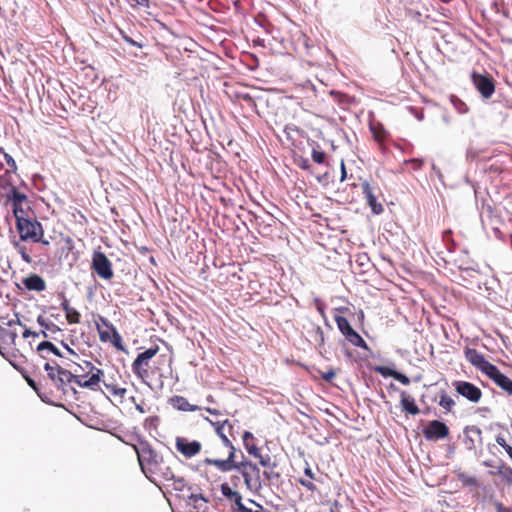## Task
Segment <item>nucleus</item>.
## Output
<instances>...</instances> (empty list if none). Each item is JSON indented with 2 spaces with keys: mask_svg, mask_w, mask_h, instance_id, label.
Here are the masks:
<instances>
[{
  "mask_svg": "<svg viewBox=\"0 0 512 512\" xmlns=\"http://www.w3.org/2000/svg\"><path fill=\"white\" fill-rule=\"evenodd\" d=\"M159 347L153 346L139 353L131 364L132 372L143 383L150 385V382L156 378H163L162 366L171 358L166 354L158 355Z\"/></svg>",
  "mask_w": 512,
  "mask_h": 512,
  "instance_id": "obj_1",
  "label": "nucleus"
},
{
  "mask_svg": "<svg viewBox=\"0 0 512 512\" xmlns=\"http://www.w3.org/2000/svg\"><path fill=\"white\" fill-rule=\"evenodd\" d=\"M235 453L236 449H232L231 452L228 453L226 459L205 458L203 463L205 465H213L221 472H228L236 469L242 474L245 485L248 489L260 487L261 477L258 466L247 460L236 462Z\"/></svg>",
  "mask_w": 512,
  "mask_h": 512,
  "instance_id": "obj_2",
  "label": "nucleus"
},
{
  "mask_svg": "<svg viewBox=\"0 0 512 512\" xmlns=\"http://www.w3.org/2000/svg\"><path fill=\"white\" fill-rule=\"evenodd\" d=\"M74 382L81 388L91 391L100 389L101 381H104V372L90 361L83 360L81 363L71 365Z\"/></svg>",
  "mask_w": 512,
  "mask_h": 512,
  "instance_id": "obj_3",
  "label": "nucleus"
},
{
  "mask_svg": "<svg viewBox=\"0 0 512 512\" xmlns=\"http://www.w3.org/2000/svg\"><path fill=\"white\" fill-rule=\"evenodd\" d=\"M16 229L22 241H31L33 243H41L49 245V241L44 238V230L42 224L36 219L28 217L20 218L16 221Z\"/></svg>",
  "mask_w": 512,
  "mask_h": 512,
  "instance_id": "obj_4",
  "label": "nucleus"
},
{
  "mask_svg": "<svg viewBox=\"0 0 512 512\" xmlns=\"http://www.w3.org/2000/svg\"><path fill=\"white\" fill-rule=\"evenodd\" d=\"M132 447L137 454L142 472L146 477H149V471L157 465L159 460L163 459V456H161L146 440H140L138 444H133Z\"/></svg>",
  "mask_w": 512,
  "mask_h": 512,
  "instance_id": "obj_5",
  "label": "nucleus"
},
{
  "mask_svg": "<svg viewBox=\"0 0 512 512\" xmlns=\"http://www.w3.org/2000/svg\"><path fill=\"white\" fill-rule=\"evenodd\" d=\"M0 185L3 188H6V186L9 187V191L6 197L7 201L11 202L12 204V210L15 220L18 221V219L20 218L27 217L26 211L24 209V207H29L27 196L24 193L20 192L11 182L6 180V175L0 176Z\"/></svg>",
  "mask_w": 512,
  "mask_h": 512,
  "instance_id": "obj_6",
  "label": "nucleus"
},
{
  "mask_svg": "<svg viewBox=\"0 0 512 512\" xmlns=\"http://www.w3.org/2000/svg\"><path fill=\"white\" fill-rule=\"evenodd\" d=\"M95 326L102 342H111L116 348L123 349L122 338L114 325L105 317L98 315Z\"/></svg>",
  "mask_w": 512,
  "mask_h": 512,
  "instance_id": "obj_7",
  "label": "nucleus"
},
{
  "mask_svg": "<svg viewBox=\"0 0 512 512\" xmlns=\"http://www.w3.org/2000/svg\"><path fill=\"white\" fill-rule=\"evenodd\" d=\"M334 321L341 334L351 345L362 348L367 351L369 350V346L367 345L365 340L356 330L353 329L347 318L336 315L334 317Z\"/></svg>",
  "mask_w": 512,
  "mask_h": 512,
  "instance_id": "obj_8",
  "label": "nucleus"
},
{
  "mask_svg": "<svg viewBox=\"0 0 512 512\" xmlns=\"http://www.w3.org/2000/svg\"><path fill=\"white\" fill-rule=\"evenodd\" d=\"M147 477L150 480H156L159 479L162 482H178L181 485L184 484V478L183 477H177L171 468V466L164 460H159L157 465L149 471Z\"/></svg>",
  "mask_w": 512,
  "mask_h": 512,
  "instance_id": "obj_9",
  "label": "nucleus"
},
{
  "mask_svg": "<svg viewBox=\"0 0 512 512\" xmlns=\"http://www.w3.org/2000/svg\"><path fill=\"white\" fill-rule=\"evenodd\" d=\"M464 356L472 366L484 373L487 377L497 369V366L487 361L484 355L474 348L465 347Z\"/></svg>",
  "mask_w": 512,
  "mask_h": 512,
  "instance_id": "obj_10",
  "label": "nucleus"
},
{
  "mask_svg": "<svg viewBox=\"0 0 512 512\" xmlns=\"http://www.w3.org/2000/svg\"><path fill=\"white\" fill-rule=\"evenodd\" d=\"M91 268L104 280H110L114 275L112 263L103 252H95L93 254Z\"/></svg>",
  "mask_w": 512,
  "mask_h": 512,
  "instance_id": "obj_11",
  "label": "nucleus"
},
{
  "mask_svg": "<svg viewBox=\"0 0 512 512\" xmlns=\"http://www.w3.org/2000/svg\"><path fill=\"white\" fill-rule=\"evenodd\" d=\"M175 448L183 457L190 459L201 452L202 444L197 440L179 436L175 439Z\"/></svg>",
  "mask_w": 512,
  "mask_h": 512,
  "instance_id": "obj_12",
  "label": "nucleus"
},
{
  "mask_svg": "<svg viewBox=\"0 0 512 512\" xmlns=\"http://www.w3.org/2000/svg\"><path fill=\"white\" fill-rule=\"evenodd\" d=\"M207 420L213 425L215 428L216 433L221 438L222 443L225 447L229 449V452H231L232 449H236L230 439V437L234 438V427L232 423L226 419L223 421H211L207 418Z\"/></svg>",
  "mask_w": 512,
  "mask_h": 512,
  "instance_id": "obj_13",
  "label": "nucleus"
},
{
  "mask_svg": "<svg viewBox=\"0 0 512 512\" xmlns=\"http://www.w3.org/2000/svg\"><path fill=\"white\" fill-rule=\"evenodd\" d=\"M456 392L470 402L478 403L482 398V391L479 387L467 381H455L453 383Z\"/></svg>",
  "mask_w": 512,
  "mask_h": 512,
  "instance_id": "obj_14",
  "label": "nucleus"
},
{
  "mask_svg": "<svg viewBox=\"0 0 512 512\" xmlns=\"http://www.w3.org/2000/svg\"><path fill=\"white\" fill-rule=\"evenodd\" d=\"M471 78L474 86L483 98L488 99L493 95L495 84L492 77L473 72Z\"/></svg>",
  "mask_w": 512,
  "mask_h": 512,
  "instance_id": "obj_15",
  "label": "nucleus"
},
{
  "mask_svg": "<svg viewBox=\"0 0 512 512\" xmlns=\"http://www.w3.org/2000/svg\"><path fill=\"white\" fill-rule=\"evenodd\" d=\"M243 444L247 450V452L255 458L259 459V463L263 467H268L271 465V457L269 455H261L260 449L255 444V437L249 431H245L243 433Z\"/></svg>",
  "mask_w": 512,
  "mask_h": 512,
  "instance_id": "obj_16",
  "label": "nucleus"
},
{
  "mask_svg": "<svg viewBox=\"0 0 512 512\" xmlns=\"http://www.w3.org/2000/svg\"><path fill=\"white\" fill-rule=\"evenodd\" d=\"M448 426L439 420H432L423 429V435L427 440H439L449 435Z\"/></svg>",
  "mask_w": 512,
  "mask_h": 512,
  "instance_id": "obj_17",
  "label": "nucleus"
},
{
  "mask_svg": "<svg viewBox=\"0 0 512 512\" xmlns=\"http://www.w3.org/2000/svg\"><path fill=\"white\" fill-rule=\"evenodd\" d=\"M362 192L366 199L367 204L371 208L374 214H381L383 212V206L380 202L377 201V196L375 194V188L372 187L368 182L362 183Z\"/></svg>",
  "mask_w": 512,
  "mask_h": 512,
  "instance_id": "obj_18",
  "label": "nucleus"
},
{
  "mask_svg": "<svg viewBox=\"0 0 512 512\" xmlns=\"http://www.w3.org/2000/svg\"><path fill=\"white\" fill-rule=\"evenodd\" d=\"M220 490L224 497L234 502L239 512H250V509L242 503V495L238 491L233 490L228 483H222Z\"/></svg>",
  "mask_w": 512,
  "mask_h": 512,
  "instance_id": "obj_19",
  "label": "nucleus"
},
{
  "mask_svg": "<svg viewBox=\"0 0 512 512\" xmlns=\"http://www.w3.org/2000/svg\"><path fill=\"white\" fill-rule=\"evenodd\" d=\"M59 297L62 299L60 307L65 313L67 322L69 324H79L81 318L80 313L70 305L69 300L66 298L64 293H60Z\"/></svg>",
  "mask_w": 512,
  "mask_h": 512,
  "instance_id": "obj_20",
  "label": "nucleus"
},
{
  "mask_svg": "<svg viewBox=\"0 0 512 512\" xmlns=\"http://www.w3.org/2000/svg\"><path fill=\"white\" fill-rule=\"evenodd\" d=\"M23 285L29 291L42 292L46 289L45 280L38 274H30L22 280Z\"/></svg>",
  "mask_w": 512,
  "mask_h": 512,
  "instance_id": "obj_21",
  "label": "nucleus"
},
{
  "mask_svg": "<svg viewBox=\"0 0 512 512\" xmlns=\"http://www.w3.org/2000/svg\"><path fill=\"white\" fill-rule=\"evenodd\" d=\"M313 481L319 482V478L316 477V474L311 469L310 465L306 463V467L304 469V477H300L298 482L301 486L305 487L308 491L315 492L317 491V487Z\"/></svg>",
  "mask_w": 512,
  "mask_h": 512,
  "instance_id": "obj_22",
  "label": "nucleus"
},
{
  "mask_svg": "<svg viewBox=\"0 0 512 512\" xmlns=\"http://www.w3.org/2000/svg\"><path fill=\"white\" fill-rule=\"evenodd\" d=\"M489 378L502 390L512 395V380L504 375L498 368L493 372Z\"/></svg>",
  "mask_w": 512,
  "mask_h": 512,
  "instance_id": "obj_23",
  "label": "nucleus"
},
{
  "mask_svg": "<svg viewBox=\"0 0 512 512\" xmlns=\"http://www.w3.org/2000/svg\"><path fill=\"white\" fill-rule=\"evenodd\" d=\"M71 382H74L72 368L70 370L59 368L57 379L54 382L57 388L61 389L64 393H67L68 384Z\"/></svg>",
  "mask_w": 512,
  "mask_h": 512,
  "instance_id": "obj_24",
  "label": "nucleus"
},
{
  "mask_svg": "<svg viewBox=\"0 0 512 512\" xmlns=\"http://www.w3.org/2000/svg\"><path fill=\"white\" fill-rule=\"evenodd\" d=\"M400 404L403 411H405L406 413H409L413 416L420 413V410L416 405L414 398L411 395H409L406 391L400 392Z\"/></svg>",
  "mask_w": 512,
  "mask_h": 512,
  "instance_id": "obj_25",
  "label": "nucleus"
},
{
  "mask_svg": "<svg viewBox=\"0 0 512 512\" xmlns=\"http://www.w3.org/2000/svg\"><path fill=\"white\" fill-rule=\"evenodd\" d=\"M370 130L373 134L374 140L382 146L388 137V132L381 123H374L370 125Z\"/></svg>",
  "mask_w": 512,
  "mask_h": 512,
  "instance_id": "obj_26",
  "label": "nucleus"
},
{
  "mask_svg": "<svg viewBox=\"0 0 512 512\" xmlns=\"http://www.w3.org/2000/svg\"><path fill=\"white\" fill-rule=\"evenodd\" d=\"M171 405L180 411H195L198 409L196 405H192L183 396H174L171 398Z\"/></svg>",
  "mask_w": 512,
  "mask_h": 512,
  "instance_id": "obj_27",
  "label": "nucleus"
},
{
  "mask_svg": "<svg viewBox=\"0 0 512 512\" xmlns=\"http://www.w3.org/2000/svg\"><path fill=\"white\" fill-rule=\"evenodd\" d=\"M127 394L128 390L124 386H121L120 388L113 390L109 395L111 396V401L122 405L128 398Z\"/></svg>",
  "mask_w": 512,
  "mask_h": 512,
  "instance_id": "obj_28",
  "label": "nucleus"
},
{
  "mask_svg": "<svg viewBox=\"0 0 512 512\" xmlns=\"http://www.w3.org/2000/svg\"><path fill=\"white\" fill-rule=\"evenodd\" d=\"M12 244H13V247L20 254V256L24 262H26L27 264H31L33 262V259L30 256L29 251L25 245L21 244L20 241H13Z\"/></svg>",
  "mask_w": 512,
  "mask_h": 512,
  "instance_id": "obj_29",
  "label": "nucleus"
},
{
  "mask_svg": "<svg viewBox=\"0 0 512 512\" xmlns=\"http://www.w3.org/2000/svg\"><path fill=\"white\" fill-rule=\"evenodd\" d=\"M454 405L455 401L445 391H442L440 394L439 406H441L446 412H451Z\"/></svg>",
  "mask_w": 512,
  "mask_h": 512,
  "instance_id": "obj_30",
  "label": "nucleus"
},
{
  "mask_svg": "<svg viewBox=\"0 0 512 512\" xmlns=\"http://www.w3.org/2000/svg\"><path fill=\"white\" fill-rule=\"evenodd\" d=\"M37 350L39 353H43L44 351H49L58 357H62V354L59 351V349L53 343H51L49 341H43V342L39 343V345L37 346Z\"/></svg>",
  "mask_w": 512,
  "mask_h": 512,
  "instance_id": "obj_31",
  "label": "nucleus"
},
{
  "mask_svg": "<svg viewBox=\"0 0 512 512\" xmlns=\"http://www.w3.org/2000/svg\"><path fill=\"white\" fill-rule=\"evenodd\" d=\"M330 95L340 105H348L351 103V97H349L347 94L332 90L330 91Z\"/></svg>",
  "mask_w": 512,
  "mask_h": 512,
  "instance_id": "obj_32",
  "label": "nucleus"
},
{
  "mask_svg": "<svg viewBox=\"0 0 512 512\" xmlns=\"http://www.w3.org/2000/svg\"><path fill=\"white\" fill-rule=\"evenodd\" d=\"M496 443L498 445H500L502 448L505 449V451L507 452V454L509 455L510 459L512 460V446H510L505 437L501 434L497 435L496 436Z\"/></svg>",
  "mask_w": 512,
  "mask_h": 512,
  "instance_id": "obj_33",
  "label": "nucleus"
},
{
  "mask_svg": "<svg viewBox=\"0 0 512 512\" xmlns=\"http://www.w3.org/2000/svg\"><path fill=\"white\" fill-rule=\"evenodd\" d=\"M59 368H61V367L58 364H56L55 366H52L51 364L46 363L44 365V369L47 371L48 377L53 382H55V380L57 379V373H58Z\"/></svg>",
  "mask_w": 512,
  "mask_h": 512,
  "instance_id": "obj_34",
  "label": "nucleus"
},
{
  "mask_svg": "<svg viewBox=\"0 0 512 512\" xmlns=\"http://www.w3.org/2000/svg\"><path fill=\"white\" fill-rule=\"evenodd\" d=\"M101 383H103V385L105 386L108 394H110L111 392H113V390L118 389L122 386L113 378H111V379L104 378V381H101Z\"/></svg>",
  "mask_w": 512,
  "mask_h": 512,
  "instance_id": "obj_35",
  "label": "nucleus"
},
{
  "mask_svg": "<svg viewBox=\"0 0 512 512\" xmlns=\"http://www.w3.org/2000/svg\"><path fill=\"white\" fill-rule=\"evenodd\" d=\"M312 160L317 164H323L326 160V153L322 150L313 149Z\"/></svg>",
  "mask_w": 512,
  "mask_h": 512,
  "instance_id": "obj_36",
  "label": "nucleus"
},
{
  "mask_svg": "<svg viewBox=\"0 0 512 512\" xmlns=\"http://www.w3.org/2000/svg\"><path fill=\"white\" fill-rule=\"evenodd\" d=\"M375 371L382 375L383 377H392L396 374V370H393L387 366H377L375 367Z\"/></svg>",
  "mask_w": 512,
  "mask_h": 512,
  "instance_id": "obj_37",
  "label": "nucleus"
},
{
  "mask_svg": "<svg viewBox=\"0 0 512 512\" xmlns=\"http://www.w3.org/2000/svg\"><path fill=\"white\" fill-rule=\"evenodd\" d=\"M3 154H4V159H5L6 163L8 164V166L10 167L11 171L16 172L17 165H16V162L13 159V157L5 152Z\"/></svg>",
  "mask_w": 512,
  "mask_h": 512,
  "instance_id": "obj_38",
  "label": "nucleus"
},
{
  "mask_svg": "<svg viewBox=\"0 0 512 512\" xmlns=\"http://www.w3.org/2000/svg\"><path fill=\"white\" fill-rule=\"evenodd\" d=\"M336 376V372L333 369H329L325 372H321V377L326 382H331Z\"/></svg>",
  "mask_w": 512,
  "mask_h": 512,
  "instance_id": "obj_39",
  "label": "nucleus"
},
{
  "mask_svg": "<svg viewBox=\"0 0 512 512\" xmlns=\"http://www.w3.org/2000/svg\"><path fill=\"white\" fill-rule=\"evenodd\" d=\"M394 379L399 381L403 385H409L410 379L403 373H400L396 371V374L394 375Z\"/></svg>",
  "mask_w": 512,
  "mask_h": 512,
  "instance_id": "obj_40",
  "label": "nucleus"
},
{
  "mask_svg": "<svg viewBox=\"0 0 512 512\" xmlns=\"http://www.w3.org/2000/svg\"><path fill=\"white\" fill-rule=\"evenodd\" d=\"M465 432L467 434L471 433L473 436H476L478 438H481V434H482L481 429L479 427H477V426H474V425L466 427Z\"/></svg>",
  "mask_w": 512,
  "mask_h": 512,
  "instance_id": "obj_41",
  "label": "nucleus"
},
{
  "mask_svg": "<svg viewBox=\"0 0 512 512\" xmlns=\"http://www.w3.org/2000/svg\"><path fill=\"white\" fill-rule=\"evenodd\" d=\"M443 241L448 245L451 244L454 247V240L452 238V231L451 230H445L443 232Z\"/></svg>",
  "mask_w": 512,
  "mask_h": 512,
  "instance_id": "obj_42",
  "label": "nucleus"
},
{
  "mask_svg": "<svg viewBox=\"0 0 512 512\" xmlns=\"http://www.w3.org/2000/svg\"><path fill=\"white\" fill-rule=\"evenodd\" d=\"M189 499L193 502H198L199 500L207 503L209 500L202 493H192L189 496Z\"/></svg>",
  "mask_w": 512,
  "mask_h": 512,
  "instance_id": "obj_43",
  "label": "nucleus"
},
{
  "mask_svg": "<svg viewBox=\"0 0 512 512\" xmlns=\"http://www.w3.org/2000/svg\"><path fill=\"white\" fill-rule=\"evenodd\" d=\"M128 399L131 400L135 404V408L139 413H141V414L146 413V409L144 408L143 403H136L134 396H129Z\"/></svg>",
  "mask_w": 512,
  "mask_h": 512,
  "instance_id": "obj_44",
  "label": "nucleus"
},
{
  "mask_svg": "<svg viewBox=\"0 0 512 512\" xmlns=\"http://www.w3.org/2000/svg\"><path fill=\"white\" fill-rule=\"evenodd\" d=\"M121 35H122V38L125 42H127L128 44L132 45V46H136V47H139L141 48L142 46L140 44H138L137 42H135L132 38H130L129 36H127L123 31H121Z\"/></svg>",
  "mask_w": 512,
  "mask_h": 512,
  "instance_id": "obj_45",
  "label": "nucleus"
},
{
  "mask_svg": "<svg viewBox=\"0 0 512 512\" xmlns=\"http://www.w3.org/2000/svg\"><path fill=\"white\" fill-rule=\"evenodd\" d=\"M499 473H501V471H499ZM502 474L508 483H512V468L507 467Z\"/></svg>",
  "mask_w": 512,
  "mask_h": 512,
  "instance_id": "obj_46",
  "label": "nucleus"
},
{
  "mask_svg": "<svg viewBox=\"0 0 512 512\" xmlns=\"http://www.w3.org/2000/svg\"><path fill=\"white\" fill-rule=\"evenodd\" d=\"M24 378L27 381L28 385L31 388H33L38 393V395H40L37 383L32 378H30L29 376H24Z\"/></svg>",
  "mask_w": 512,
  "mask_h": 512,
  "instance_id": "obj_47",
  "label": "nucleus"
},
{
  "mask_svg": "<svg viewBox=\"0 0 512 512\" xmlns=\"http://www.w3.org/2000/svg\"><path fill=\"white\" fill-rule=\"evenodd\" d=\"M157 422H158V417L154 416V417H149L145 420V427H156L157 425Z\"/></svg>",
  "mask_w": 512,
  "mask_h": 512,
  "instance_id": "obj_48",
  "label": "nucleus"
},
{
  "mask_svg": "<svg viewBox=\"0 0 512 512\" xmlns=\"http://www.w3.org/2000/svg\"><path fill=\"white\" fill-rule=\"evenodd\" d=\"M241 98L243 99V101L247 102L249 105H253V106L256 105L254 98L251 95L247 94V93L246 94H242Z\"/></svg>",
  "mask_w": 512,
  "mask_h": 512,
  "instance_id": "obj_49",
  "label": "nucleus"
},
{
  "mask_svg": "<svg viewBox=\"0 0 512 512\" xmlns=\"http://www.w3.org/2000/svg\"><path fill=\"white\" fill-rule=\"evenodd\" d=\"M409 163L413 165L414 169H420L423 164V161L419 159H411L409 160Z\"/></svg>",
  "mask_w": 512,
  "mask_h": 512,
  "instance_id": "obj_50",
  "label": "nucleus"
},
{
  "mask_svg": "<svg viewBox=\"0 0 512 512\" xmlns=\"http://www.w3.org/2000/svg\"><path fill=\"white\" fill-rule=\"evenodd\" d=\"M132 5L148 6V0H128Z\"/></svg>",
  "mask_w": 512,
  "mask_h": 512,
  "instance_id": "obj_51",
  "label": "nucleus"
},
{
  "mask_svg": "<svg viewBox=\"0 0 512 512\" xmlns=\"http://www.w3.org/2000/svg\"><path fill=\"white\" fill-rule=\"evenodd\" d=\"M299 167H301L304 170H307L310 168L309 161L307 159L302 158L299 162Z\"/></svg>",
  "mask_w": 512,
  "mask_h": 512,
  "instance_id": "obj_52",
  "label": "nucleus"
},
{
  "mask_svg": "<svg viewBox=\"0 0 512 512\" xmlns=\"http://www.w3.org/2000/svg\"><path fill=\"white\" fill-rule=\"evenodd\" d=\"M39 334L36 333V332H32L31 330L29 329H25V331L23 332V338H28L30 336H33V337H37Z\"/></svg>",
  "mask_w": 512,
  "mask_h": 512,
  "instance_id": "obj_53",
  "label": "nucleus"
},
{
  "mask_svg": "<svg viewBox=\"0 0 512 512\" xmlns=\"http://www.w3.org/2000/svg\"><path fill=\"white\" fill-rule=\"evenodd\" d=\"M346 175H347V173H346L345 164H344V162L342 161V162H341V179H340V180H341V181H344V180H345V178H346Z\"/></svg>",
  "mask_w": 512,
  "mask_h": 512,
  "instance_id": "obj_54",
  "label": "nucleus"
},
{
  "mask_svg": "<svg viewBox=\"0 0 512 512\" xmlns=\"http://www.w3.org/2000/svg\"><path fill=\"white\" fill-rule=\"evenodd\" d=\"M329 512H340V505H339V503L337 501H335L332 504Z\"/></svg>",
  "mask_w": 512,
  "mask_h": 512,
  "instance_id": "obj_55",
  "label": "nucleus"
},
{
  "mask_svg": "<svg viewBox=\"0 0 512 512\" xmlns=\"http://www.w3.org/2000/svg\"><path fill=\"white\" fill-rule=\"evenodd\" d=\"M37 322H38L41 326H45V327H47V324L45 323V320H44V318H43L42 316H39V317L37 318Z\"/></svg>",
  "mask_w": 512,
  "mask_h": 512,
  "instance_id": "obj_56",
  "label": "nucleus"
},
{
  "mask_svg": "<svg viewBox=\"0 0 512 512\" xmlns=\"http://www.w3.org/2000/svg\"><path fill=\"white\" fill-rule=\"evenodd\" d=\"M206 410L210 414H214V415H219L220 414V412L218 410H216V409L207 408Z\"/></svg>",
  "mask_w": 512,
  "mask_h": 512,
  "instance_id": "obj_57",
  "label": "nucleus"
},
{
  "mask_svg": "<svg viewBox=\"0 0 512 512\" xmlns=\"http://www.w3.org/2000/svg\"><path fill=\"white\" fill-rule=\"evenodd\" d=\"M467 484L469 485H475L476 484V479L475 478H470L466 481Z\"/></svg>",
  "mask_w": 512,
  "mask_h": 512,
  "instance_id": "obj_58",
  "label": "nucleus"
},
{
  "mask_svg": "<svg viewBox=\"0 0 512 512\" xmlns=\"http://www.w3.org/2000/svg\"><path fill=\"white\" fill-rule=\"evenodd\" d=\"M505 508L502 507V504H498V511H504Z\"/></svg>",
  "mask_w": 512,
  "mask_h": 512,
  "instance_id": "obj_59",
  "label": "nucleus"
},
{
  "mask_svg": "<svg viewBox=\"0 0 512 512\" xmlns=\"http://www.w3.org/2000/svg\"><path fill=\"white\" fill-rule=\"evenodd\" d=\"M264 475H265L268 479H270V474H269L267 471H265V472H264Z\"/></svg>",
  "mask_w": 512,
  "mask_h": 512,
  "instance_id": "obj_60",
  "label": "nucleus"
},
{
  "mask_svg": "<svg viewBox=\"0 0 512 512\" xmlns=\"http://www.w3.org/2000/svg\"><path fill=\"white\" fill-rule=\"evenodd\" d=\"M67 243H69V244H71V243H72L71 238H69V237L67 238Z\"/></svg>",
  "mask_w": 512,
  "mask_h": 512,
  "instance_id": "obj_61",
  "label": "nucleus"
},
{
  "mask_svg": "<svg viewBox=\"0 0 512 512\" xmlns=\"http://www.w3.org/2000/svg\"><path fill=\"white\" fill-rule=\"evenodd\" d=\"M68 351H69L70 353H72V354H75V353H74V351H73L72 349H70V348L68 349Z\"/></svg>",
  "mask_w": 512,
  "mask_h": 512,
  "instance_id": "obj_62",
  "label": "nucleus"
},
{
  "mask_svg": "<svg viewBox=\"0 0 512 512\" xmlns=\"http://www.w3.org/2000/svg\"><path fill=\"white\" fill-rule=\"evenodd\" d=\"M250 512H253V511L250 509ZM254 512H260V511H254Z\"/></svg>",
  "mask_w": 512,
  "mask_h": 512,
  "instance_id": "obj_63",
  "label": "nucleus"
}]
</instances>
